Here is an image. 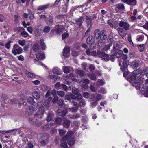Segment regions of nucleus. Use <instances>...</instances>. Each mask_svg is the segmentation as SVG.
I'll list each match as a JSON object with an SVG mask.
<instances>
[{
	"label": "nucleus",
	"instance_id": "nucleus-1",
	"mask_svg": "<svg viewBox=\"0 0 148 148\" xmlns=\"http://www.w3.org/2000/svg\"><path fill=\"white\" fill-rule=\"evenodd\" d=\"M140 72V69H138L134 71L133 72V75L130 76L129 79V81L132 82L133 81V86L135 87L136 89H139L141 85L142 84L144 80V79L140 77V75L138 76L137 75Z\"/></svg>",
	"mask_w": 148,
	"mask_h": 148
},
{
	"label": "nucleus",
	"instance_id": "nucleus-2",
	"mask_svg": "<svg viewBox=\"0 0 148 148\" xmlns=\"http://www.w3.org/2000/svg\"><path fill=\"white\" fill-rule=\"evenodd\" d=\"M72 131H69L67 134L63 137L61 140V143L60 146L62 148H67V145L66 141L67 140L68 144L69 145H73L75 143V139L73 138L72 135L73 134Z\"/></svg>",
	"mask_w": 148,
	"mask_h": 148
},
{
	"label": "nucleus",
	"instance_id": "nucleus-3",
	"mask_svg": "<svg viewBox=\"0 0 148 148\" xmlns=\"http://www.w3.org/2000/svg\"><path fill=\"white\" fill-rule=\"evenodd\" d=\"M94 34L97 39L100 38V39L98 40V45L99 47H101L103 44V40L107 38L105 31H102L101 32L100 30L97 29L94 31Z\"/></svg>",
	"mask_w": 148,
	"mask_h": 148
},
{
	"label": "nucleus",
	"instance_id": "nucleus-4",
	"mask_svg": "<svg viewBox=\"0 0 148 148\" xmlns=\"http://www.w3.org/2000/svg\"><path fill=\"white\" fill-rule=\"evenodd\" d=\"M127 56L126 54H123L122 56V58L119 61V65L121 66V70L123 71V68L126 69L129 64V62L127 60Z\"/></svg>",
	"mask_w": 148,
	"mask_h": 148
},
{
	"label": "nucleus",
	"instance_id": "nucleus-5",
	"mask_svg": "<svg viewBox=\"0 0 148 148\" xmlns=\"http://www.w3.org/2000/svg\"><path fill=\"white\" fill-rule=\"evenodd\" d=\"M23 52L22 48L17 44H14L13 46V48L12 50V52L14 55L19 54Z\"/></svg>",
	"mask_w": 148,
	"mask_h": 148
},
{
	"label": "nucleus",
	"instance_id": "nucleus-6",
	"mask_svg": "<svg viewBox=\"0 0 148 148\" xmlns=\"http://www.w3.org/2000/svg\"><path fill=\"white\" fill-rule=\"evenodd\" d=\"M32 96L36 99L38 103H40L43 100V96L36 90L33 91L32 93Z\"/></svg>",
	"mask_w": 148,
	"mask_h": 148
},
{
	"label": "nucleus",
	"instance_id": "nucleus-7",
	"mask_svg": "<svg viewBox=\"0 0 148 148\" xmlns=\"http://www.w3.org/2000/svg\"><path fill=\"white\" fill-rule=\"evenodd\" d=\"M45 97L47 99L43 103L45 106L47 107L49 106V103L52 100V98L50 96V92L49 91H48L47 92L45 96Z\"/></svg>",
	"mask_w": 148,
	"mask_h": 148
},
{
	"label": "nucleus",
	"instance_id": "nucleus-8",
	"mask_svg": "<svg viewBox=\"0 0 148 148\" xmlns=\"http://www.w3.org/2000/svg\"><path fill=\"white\" fill-rule=\"evenodd\" d=\"M74 75L73 74H70L69 75H67L66 76L64 77V79L66 81V84H68L70 85V82H69V80H67V79H71L72 80L75 81L76 79L77 81L79 82H82V81L81 80H79L78 79H76V77H74Z\"/></svg>",
	"mask_w": 148,
	"mask_h": 148
},
{
	"label": "nucleus",
	"instance_id": "nucleus-9",
	"mask_svg": "<svg viewBox=\"0 0 148 148\" xmlns=\"http://www.w3.org/2000/svg\"><path fill=\"white\" fill-rule=\"evenodd\" d=\"M38 104L37 103H35V105L29 107L27 110V112L29 114H32L33 112L35 111L38 107Z\"/></svg>",
	"mask_w": 148,
	"mask_h": 148
},
{
	"label": "nucleus",
	"instance_id": "nucleus-10",
	"mask_svg": "<svg viewBox=\"0 0 148 148\" xmlns=\"http://www.w3.org/2000/svg\"><path fill=\"white\" fill-rule=\"evenodd\" d=\"M119 26L123 28L125 30H129L130 29V25L127 22H125L123 21H120L119 23Z\"/></svg>",
	"mask_w": 148,
	"mask_h": 148
},
{
	"label": "nucleus",
	"instance_id": "nucleus-11",
	"mask_svg": "<svg viewBox=\"0 0 148 148\" xmlns=\"http://www.w3.org/2000/svg\"><path fill=\"white\" fill-rule=\"evenodd\" d=\"M97 54L99 57H101L102 59L105 61H108L109 59L108 55L104 52H101L99 50H97Z\"/></svg>",
	"mask_w": 148,
	"mask_h": 148
},
{
	"label": "nucleus",
	"instance_id": "nucleus-12",
	"mask_svg": "<svg viewBox=\"0 0 148 148\" xmlns=\"http://www.w3.org/2000/svg\"><path fill=\"white\" fill-rule=\"evenodd\" d=\"M44 107L43 106L40 107L37 112L35 114V116L42 118L44 114Z\"/></svg>",
	"mask_w": 148,
	"mask_h": 148
},
{
	"label": "nucleus",
	"instance_id": "nucleus-13",
	"mask_svg": "<svg viewBox=\"0 0 148 148\" xmlns=\"http://www.w3.org/2000/svg\"><path fill=\"white\" fill-rule=\"evenodd\" d=\"M143 88L146 90L143 93L144 95L146 97H148V79L145 80V84L143 85Z\"/></svg>",
	"mask_w": 148,
	"mask_h": 148
},
{
	"label": "nucleus",
	"instance_id": "nucleus-14",
	"mask_svg": "<svg viewBox=\"0 0 148 148\" xmlns=\"http://www.w3.org/2000/svg\"><path fill=\"white\" fill-rule=\"evenodd\" d=\"M70 49L67 47H65L63 51L62 56L64 58L68 57L69 55Z\"/></svg>",
	"mask_w": 148,
	"mask_h": 148
},
{
	"label": "nucleus",
	"instance_id": "nucleus-15",
	"mask_svg": "<svg viewBox=\"0 0 148 148\" xmlns=\"http://www.w3.org/2000/svg\"><path fill=\"white\" fill-rule=\"evenodd\" d=\"M55 28L56 29V32L58 34L60 35L62 33V29H64V27L63 26L61 25H56Z\"/></svg>",
	"mask_w": 148,
	"mask_h": 148
},
{
	"label": "nucleus",
	"instance_id": "nucleus-16",
	"mask_svg": "<svg viewBox=\"0 0 148 148\" xmlns=\"http://www.w3.org/2000/svg\"><path fill=\"white\" fill-rule=\"evenodd\" d=\"M123 2L126 3L127 4L130 5L134 6L136 3V0H121Z\"/></svg>",
	"mask_w": 148,
	"mask_h": 148
},
{
	"label": "nucleus",
	"instance_id": "nucleus-17",
	"mask_svg": "<svg viewBox=\"0 0 148 148\" xmlns=\"http://www.w3.org/2000/svg\"><path fill=\"white\" fill-rule=\"evenodd\" d=\"M76 96L71 93L66 94L65 96V99L70 100L75 99Z\"/></svg>",
	"mask_w": 148,
	"mask_h": 148
},
{
	"label": "nucleus",
	"instance_id": "nucleus-18",
	"mask_svg": "<svg viewBox=\"0 0 148 148\" xmlns=\"http://www.w3.org/2000/svg\"><path fill=\"white\" fill-rule=\"evenodd\" d=\"M144 75H145L146 77H148V67L145 68L143 69L140 75V77H142Z\"/></svg>",
	"mask_w": 148,
	"mask_h": 148
},
{
	"label": "nucleus",
	"instance_id": "nucleus-19",
	"mask_svg": "<svg viewBox=\"0 0 148 148\" xmlns=\"http://www.w3.org/2000/svg\"><path fill=\"white\" fill-rule=\"evenodd\" d=\"M62 110V109H59L58 110V112L60 116L63 117L65 116L67 113V111L65 110L63 111Z\"/></svg>",
	"mask_w": 148,
	"mask_h": 148
},
{
	"label": "nucleus",
	"instance_id": "nucleus-20",
	"mask_svg": "<svg viewBox=\"0 0 148 148\" xmlns=\"http://www.w3.org/2000/svg\"><path fill=\"white\" fill-rule=\"evenodd\" d=\"M29 122L30 123L32 124H34V123H35L37 125L39 126L41 125L42 123L40 122L39 123H37L38 121H37L35 119H29Z\"/></svg>",
	"mask_w": 148,
	"mask_h": 148
},
{
	"label": "nucleus",
	"instance_id": "nucleus-21",
	"mask_svg": "<svg viewBox=\"0 0 148 148\" xmlns=\"http://www.w3.org/2000/svg\"><path fill=\"white\" fill-rule=\"evenodd\" d=\"M84 20V18L82 16L80 17L78 19H76L75 21L77 22V24L79 25V26H81L82 23Z\"/></svg>",
	"mask_w": 148,
	"mask_h": 148
},
{
	"label": "nucleus",
	"instance_id": "nucleus-22",
	"mask_svg": "<svg viewBox=\"0 0 148 148\" xmlns=\"http://www.w3.org/2000/svg\"><path fill=\"white\" fill-rule=\"evenodd\" d=\"M70 124V122L69 120L67 119H64L63 123V126L66 128L68 127Z\"/></svg>",
	"mask_w": 148,
	"mask_h": 148
},
{
	"label": "nucleus",
	"instance_id": "nucleus-23",
	"mask_svg": "<svg viewBox=\"0 0 148 148\" xmlns=\"http://www.w3.org/2000/svg\"><path fill=\"white\" fill-rule=\"evenodd\" d=\"M37 58L40 60L43 59L45 57V55L43 53H39L36 54Z\"/></svg>",
	"mask_w": 148,
	"mask_h": 148
},
{
	"label": "nucleus",
	"instance_id": "nucleus-24",
	"mask_svg": "<svg viewBox=\"0 0 148 148\" xmlns=\"http://www.w3.org/2000/svg\"><path fill=\"white\" fill-rule=\"evenodd\" d=\"M54 74L58 75H61L62 74V71L60 70L57 68H54L52 70Z\"/></svg>",
	"mask_w": 148,
	"mask_h": 148
},
{
	"label": "nucleus",
	"instance_id": "nucleus-25",
	"mask_svg": "<svg viewBox=\"0 0 148 148\" xmlns=\"http://www.w3.org/2000/svg\"><path fill=\"white\" fill-rule=\"evenodd\" d=\"M25 74L27 77H29L31 78H35L36 77V75L33 73L26 72L25 73Z\"/></svg>",
	"mask_w": 148,
	"mask_h": 148
},
{
	"label": "nucleus",
	"instance_id": "nucleus-26",
	"mask_svg": "<svg viewBox=\"0 0 148 148\" xmlns=\"http://www.w3.org/2000/svg\"><path fill=\"white\" fill-rule=\"evenodd\" d=\"M49 5V4H47L45 5L39 6L38 8V10H41L46 9L48 8Z\"/></svg>",
	"mask_w": 148,
	"mask_h": 148
},
{
	"label": "nucleus",
	"instance_id": "nucleus-27",
	"mask_svg": "<svg viewBox=\"0 0 148 148\" xmlns=\"http://www.w3.org/2000/svg\"><path fill=\"white\" fill-rule=\"evenodd\" d=\"M115 6V9L116 10H122L124 8V6L123 5L122 3H119L116 5Z\"/></svg>",
	"mask_w": 148,
	"mask_h": 148
},
{
	"label": "nucleus",
	"instance_id": "nucleus-28",
	"mask_svg": "<svg viewBox=\"0 0 148 148\" xmlns=\"http://www.w3.org/2000/svg\"><path fill=\"white\" fill-rule=\"evenodd\" d=\"M86 42V43L88 44H92L93 42L92 37L91 36H89L87 39Z\"/></svg>",
	"mask_w": 148,
	"mask_h": 148
},
{
	"label": "nucleus",
	"instance_id": "nucleus-29",
	"mask_svg": "<svg viewBox=\"0 0 148 148\" xmlns=\"http://www.w3.org/2000/svg\"><path fill=\"white\" fill-rule=\"evenodd\" d=\"M53 19L52 17H50L48 19L46 20L45 21L47 24L50 25H52L53 24Z\"/></svg>",
	"mask_w": 148,
	"mask_h": 148
},
{
	"label": "nucleus",
	"instance_id": "nucleus-30",
	"mask_svg": "<svg viewBox=\"0 0 148 148\" xmlns=\"http://www.w3.org/2000/svg\"><path fill=\"white\" fill-rule=\"evenodd\" d=\"M63 69L64 73H68L70 70V67L64 66L63 67Z\"/></svg>",
	"mask_w": 148,
	"mask_h": 148
},
{
	"label": "nucleus",
	"instance_id": "nucleus-31",
	"mask_svg": "<svg viewBox=\"0 0 148 148\" xmlns=\"http://www.w3.org/2000/svg\"><path fill=\"white\" fill-rule=\"evenodd\" d=\"M44 40L43 39H41L40 42V43L42 49L43 50L45 49L46 48V45L44 42Z\"/></svg>",
	"mask_w": 148,
	"mask_h": 148
},
{
	"label": "nucleus",
	"instance_id": "nucleus-32",
	"mask_svg": "<svg viewBox=\"0 0 148 148\" xmlns=\"http://www.w3.org/2000/svg\"><path fill=\"white\" fill-rule=\"evenodd\" d=\"M86 104V102L84 99H82L80 101L79 103V106L80 107H84Z\"/></svg>",
	"mask_w": 148,
	"mask_h": 148
},
{
	"label": "nucleus",
	"instance_id": "nucleus-33",
	"mask_svg": "<svg viewBox=\"0 0 148 148\" xmlns=\"http://www.w3.org/2000/svg\"><path fill=\"white\" fill-rule=\"evenodd\" d=\"M123 53V51L121 50H119L118 52L115 53L114 55L117 58L120 57Z\"/></svg>",
	"mask_w": 148,
	"mask_h": 148
},
{
	"label": "nucleus",
	"instance_id": "nucleus-34",
	"mask_svg": "<svg viewBox=\"0 0 148 148\" xmlns=\"http://www.w3.org/2000/svg\"><path fill=\"white\" fill-rule=\"evenodd\" d=\"M53 116H54L53 114L49 113L48 114V116L46 119L47 121L48 122H49L52 119V118Z\"/></svg>",
	"mask_w": 148,
	"mask_h": 148
},
{
	"label": "nucleus",
	"instance_id": "nucleus-35",
	"mask_svg": "<svg viewBox=\"0 0 148 148\" xmlns=\"http://www.w3.org/2000/svg\"><path fill=\"white\" fill-rule=\"evenodd\" d=\"M34 62L37 65H41L42 66H44L45 67H46V66L44 64H43L40 61L38 60H37L36 59H34Z\"/></svg>",
	"mask_w": 148,
	"mask_h": 148
},
{
	"label": "nucleus",
	"instance_id": "nucleus-36",
	"mask_svg": "<svg viewBox=\"0 0 148 148\" xmlns=\"http://www.w3.org/2000/svg\"><path fill=\"white\" fill-rule=\"evenodd\" d=\"M119 42H115L114 43L113 46V49L114 50H117L119 48Z\"/></svg>",
	"mask_w": 148,
	"mask_h": 148
},
{
	"label": "nucleus",
	"instance_id": "nucleus-37",
	"mask_svg": "<svg viewBox=\"0 0 148 148\" xmlns=\"http://www.w3.org/2000/svg\"><path fill=\"white\" fill-rule=\"evenodd\" d=\"M112 45V43H110L109 44L106 45L103 48V51H106L110 49V47Z\"/></svg>",
	"mask_w": 148,
	"mask_h": 148
},
{
	"label": "nucleus",
	"instance_id": "nucleus-38",
	"mask_svg": "<svg viewBox=\"0 0 148 148\" xmlns=\"http://www.w3.org/2000/svg\"><path fill=\"white\" fill-rule=\"evenodd\" d=\"M107 23L111 27L113 28L114 27L113 19H112L108 20L107 21Z\"/></svg>",
	"mask_w": 148,
	"mask_h": 148
},
{
	"label": "nucleus",
	"instance_id": "nucleus-39",
	"mask_svg": "<svg viewBox=\"0 0 148 148\" xmlns=\"http://www.w3.org/2000/svg\"><path fill=\"white\" fill-rule=\"evenodd\" d=\"M80 115L79 114H75L71 116L70 118L73 119H77L80 118Z\"/></svg>",
	"mask_w": 148,
	"mask_h": 148
},
{
	"label": "nucleus",
	"instance_id": "nucleus-40",
	"mask_svg": "<svg viewBox=\"0 0 148 148\" xmlns=\"http://www.w3.org/2000/svg\"><path fill=\"white\" fill-rule=\"evenodd\" d=\"M119 34L121 36H124V34L123 33V29L119 27L117 29Z\"/></svg>",
	"mask_w": 148,
	"mask_h": 148
},
{
	"label": "nucleus",
	"instance_id": "nucleus-41",
	"mask_svg": "<svg viewBox=\"0 0 148 148\" xmlns=\"http://www.w3.org/2000/svg\"><path fill=\"white\" fill-rule=\"evenodd\" d=\"M28 14L30 19L31 20L33 19L34 16L33 12L31 10H28Z\"/></svg>",
	"mask_w": 148,
	"mask_h": 148
},
{
	"label": "nucleus",
	"instance_id": "nucleus-42",
	"mask_svg": "<svg viewBox=\"0 0 148 148\" xmlns=\"http://www.w3.org/2000/svg\"><path fill=\"white\" fill-rule=\"evenodd\" d=\"M77 73L81 77L84 76L85 74V72L82 70H78Z\"/></svg>",
	"mask_w": 148,
	"mask_h": 148
},
{
	"label": "nucleus",
	"instance_id": "nucleus-43",
	"mask_svg": "<svg viewBox=\"0 0 148 148\" xmlns=\"http://www.w3.org/2000/svg\"><path fill=\"white\" fill-rule=\"evenodd\" d=\"M27 101L30 104L35 105V103H36L34 102V101L32 98L31 97H29L28 100Z\"/></svg>",
	"mask_w": 148,
	"mask_h": 148
},
{
	"label": "nucleus",
	"instance_id": "nucleus-44",
	"mask_svg": "<svg viewBox=\"0 0 148 148\" xmlns=\"http://www.w3.org/2000/svg\"><path fill=\"white\" fill-rule=\"evenodd\" d=\"M78 107H72L69 109L70 111L72 112H75L77 111Z\"/></svg>",
	"mask_w": 148,
	"mask_h": 148
},
{
	"label": "nucleus",
	"instance_id": "nucleus-45",
	"mask_svg": "<svg viewBox=\"0 0 148 148\" xmlns=\"http://www.w3.org/2000/svg\"><path fill=\"white\" fill-rule=\"evenodd\" d=\"M99 92L102 94H106V90L103 87H101L100 89L99 90Z\"/></svg>",
	"mask_w": 148,
	"mask_h": 148
},
{
	"label": "nucleus",
	"instance_id": "nucleus-46",
	"mask_svg": "<svg viewBox=\"0 0 148 148\" xmlns=\"http://www.w3.org/2000/svg\"><path fill=\"white\" fill-rule=\"evenodd\" d=\"M50 27L48 26H46L44 28L43 31L45 33H47L48 32L50 31Z\"/></svg>",
	"mask_w": 148,
	"mask_h": 148
},
{
	"label": "nucleus",
	"instance_id": "nucleus-47",
	"mask_svg": "<svg viewBox=\"0 0 148 148\" xmlns=\"http://www.w3.org/2000/svg\"><path fill=\"white\" fill-rule=\"evenodd\" d=\"M62 119L60 118H57L56 119L55 123L58 124H60L62 123Z\"/></svg>",
	"mask_w": 148,
	"mask_h": 148
},
{
	"label": "nucleus",
	"instance_id": "nucleus-48",
	"mask_svg": "<svg viewBox=\"0 0 148 148\" xmlns=\"http://www.w3.org/2000/svg\"><path fill=\"white\" fill-rule=\"evenodd\" d=\"M138 49L140 52H142L144 50L143 45H140L138 46Z\"/></svg>",
	"mask_w": 148,
	"mask_h": 148
},
{
	"label": "nucleus",
	"instance_id": "nucleus-49",
	"mask_svg": "<svg viewBox=\"0 0 148 148\" xmlns=\"http://www.w3.org/2000/svg\"><path fill=\"white\" fill-rule=\"evenodd\" d=\"M98 84H99V86L102 85L105 83V82L103 79H99L97 82Z\"/></svg>",
	"mask_w": 148,
	"mask_h": 148
},
{
	"label": "nucleus",
	"instance_id": "nucleus-50",
	"mask_svg": "<svg viewBox=\"0 0 148 148\" xmlns=\"http://www.w3.org/2000/svg\"><path fill=\"white\" fill-rule=\"evenodd\" d=\"M25 41L24 40H19L18 41V44L22 46H23L25 45Z\"/></svg>",
	"mask_w": 148,
	"mask_h": 148
},
{
	"label": "nucleus",
	"instance_id": "nucleus-51",
	"mask_svg": "<svg viewBox=\"0 0 148 148\" xmlns=\"http://www.w3.org/2000/svg\"><path fill=\"white\" fill-rule=\"evenodd\" d=\"M39 49V46L37 44L34 45L33 47V49L35 51H38Z\"/></svg>",
	"mask_w": 148,
	"mask_h": 148
},
{
	"label": "nucleus",
	"instance_id": "nucleus-52",
	"mask_svg": "<svg viewBox=\"0 0 148 148\" xmlns=\"http://www.w3.org/2000/svg\"><path fill=\"white\" fill-rule=\"evenodd\" d=\"M102 96L100 94H98L97 95L95 100L97 101H99L101 99Z\"/></svg>",
	"mask_w": 148,
	"mask_h": 148
},
{
	"label": "nucleus",
	"instance_id": "nucleus-53",
	"mask_svg": "<svg viewBox=\"0 0 148 148\" xmlns=\"http://www.w3.org/2000/svg\"><path fill=\"white\" fill-rule=\"evenodd\" d=\"M21 35L25 37H27L28 35V34L26 31H23L21 33Z\"/></svg>",
	"mask_w": 148,
	"mask_h": 148
},
{
	"label": "nucleus",
	"instance_id": "nucleus-54",
	"mask_svg": "<svg viewBox=\"0 0 148 148\" xmlns=\"http://www.w3.org/2000/svg\"><path fill=\"white\" fill-rule=\"evenodd\" d=\"M128 40L129 42H130V44L132 46H133L134 44L132 41L131 36L130 35H129L128 36Z\"/></svg>",
	"mask_w": 148,
	"mask_h": 148
},
{
	"label": "nucleus",
	"instance_id": "nucleus-55",
	"mask_svg": "<svg viewBox=\"0 0 148 148\" xmlns=\"http://www.w3.org/2000/svg\"><path fill=\"white\" fill-rule=\"evenodd\" d=\"M76 97L75 98L77 99L78 101L80 100L82 98V96L81 94L78 93Z\"/></svg>",
	"mask_w": 148,
	"mask_h": 148
},
{
	"label": "nucleus",
	"instance_id": "nucleus-56",
	"mask_svg": "<svg viewBox=\"0 0 148 148\" xmlns=\"http://www.w3.org/2000/svg\"><path fill=\"white\" fill-rule=\"evenodd\" d=\"M88 76L92 80H94L96 78L95 75L93 74H90Z\"/></svg>",
	"mask_w": 148,
	"mask_h": 148
},
{
	"label": "nucleus",
	"instance_id": "nucleus-57",
	"mask_svg": "<svg viewBox=\"0 0 148 148\" xmlns=\"http://www.w3.org/2000/svg\"><path fill=\"white\" fill-rule=\"evenodd\" d=\"M139 63L140 62L139 61H134L133 64L134 66L136 68L138 67L139 66Z\"/></svg>",
	"mask_w": 148,
	"mask_h": 148
},
{
	"label": "nucleus",
	"instance_id": "nucleus-58",
	"mask_svg": "<svg viewBox=\"0 0 148 148\" xmlns=\"http://www.w3.org/2000/svg\"><path fill=\"white\" fill-rule=\"evenodd\" d=\"M59 133L60 135L61 136L64 135L65 133H66V131L62 130L60 129L59 130Z\"/></svg>",
	"mask_w": 148,
	"mask_h": 148
},
{
	"label": "nucleus",
	"instance_id": "nucleus-59",
	"mask_svg": "<svg viewBox=\"0 0 148 148\" xmlns=\"http://www.w3.org/2000/svg\"><path fill=\"white\" fill-rule=\"evenodd\" d=\"M64 103V101L62 99H59L58 102V105L59 106H61L63 105Z\"/></svg>",
	"mask_w": 148,
	"mask_h": 148
},
{
	"label": "nucleus",
	"instance_id": "nucleus-60",
	"mask_svg": "<svg viewBox=\"0 0 148 148\" xmlns=\"http://www.w3.org/2000/svg\"><path fill=\"white\" fill-rule=\"evenodd\" d=\"M58 94L61 97H63L64 95V93L62 91H58L57 92Z\"/></svg>",
	"mask_w": 148,
	"mask_h": 148
},
{
	"label": "nucleus",
	"instance_id": "nucleus-61",
	"mask_svg": "<svg viewBox=\"0 0 148 148\" xmlns=\"http://www.w3.org/2000/svg\"><path fill=\"white\" fill-rule=\"evenodd\" d=\"M11 42L10 41H9L6 44L5 47L6 48L8 49H9L10 47V43Z\"/></svg>",
	"mask_w": 148,
	"mask_h": 148
},
{
	"label": "nucleus",
	"instance_id": "nucleus-62",
	"mask_svg": "<svg viewBox=\"0 0 148 148\" xmlns=\"http://www.w3.org/2000/svg\"><path fill=\"white\" fill-rule=\"evenodd\" d=\"M55 86L56 88H60L61 87L62 85L60 84V82H58L55 85Z\"/></svg>",
	"mask_w": 148,
	"mask_h": 148
},
{
	"label": "nucleus",
	"instance_id": "nucleus-63",
	"mask_svg": "<svg viewBox=\"0 0 148 148\" xmlns=\"http://www.w3.org/2000/svg\"><path fill=\"white\" fill-rule=\"evenodd\" d=\"M58 99V97L57 96H54V97L52 100V102L53 103H56Z\"/></svg>",
	"mask_w": 148,
	"mask_h": 148
},
{
	"label": "nucleus",
	"instance_id": "nucleus-64",
	"mask_svg": "<svg viewBox=\"0 0 148 148\" xmlns=\"http://www.w3.org/2000/svg\"><path fill=\"white\" fill-rule=\"evenodd\" d=\"M98 104V102L97 101H94L92 102L91 104V106L92 108L95 107Z\"/></svg>",
	"mask_w": 148,
	"mask_h": 148
}]
</instances>
